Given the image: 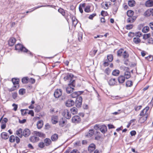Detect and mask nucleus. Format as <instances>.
Returning <instances> with one entry per match:
<instances>
[{"mask_svg": "<svg viewBox=\"0 0 153 153\" xmlns=\"http://www.w3.org/2000/svg\"><path fill=\"white\" fill-rule=\"evenodd\" d=\"M148 44H153V39L152 38H150L148 40Z\"/></svg>", "mask_w": 153, "mask_h": 153, "instance_id": "nucleus-53", "label": "nucleus"}, {"mask_svg": "<svg viewBox=\"0 0 153 153\" xmlns=\"http://www.w3.org/2000/svg\"><path fill=\"white\" fill-rule=\"evenodd\" d=\"M128 4L129 6L132 7L134 6L135 2L134 0H129Z\"/></svg>", "mask_w": 153, "mask_h": 153, "instance_id": "nucleus-27", "label": "nucleus"}, {"mask_svg": "<svg viewBox=\"0 0 153 153\" xmlns=\"http://www.w3.org/2000/svg\"><path fill=\"white\" fill-rule=\"evenodd\" d=\"M142 106L141 105H140L139 106H138L137 107H135V110L136 111H138L140 110Z\"/></svg>", "mask_w": 153, "mask_h": 153, "instance_id": "nucleus-63", "label": "nucleus"}, {"mask_svg": "<svg viewBox=\"0 0 153 153\" xmlns=\"http://www.w3.org/2000/svg\"><path fill=\"white\" fill-rule=\"evenodd\" d=\"M72 121L74 123H78L81 121V119L79 116L76 115L72 117Z\"/></svg>", "mask_w": 153, "mask_h": 153, "instance_id": "nucleus-11", "label": "nucleus"}, {"mask_svg": "<svg viewBox=\"0 0 153 153\" xmlns=\"http://www.w3.org/2000/svg\"><path fill=\"white\" fill-rule=\"evenodd\" d=\"M127 15L128 17H131L133 15L134 12L131 10H128L127 12Z\"/></svg>", "mask_w": 153, "mask_h": 153, "instance_id": "nucleus-37", "label": "nucleus"}, {"mask_svg": "<svg viewBox=\"0 0 153 153\" xmlns=\"http://www.w3.org/2000/svg\"><path fill=\"white\" fill-rule=\"evenodd\" d=\"M51 121L53 124L57 123L58 122V116L56 115H53L51 117Z\"/></svg>", "mask_w": 153, "mask_h": 153, "instance_id": "nucleus-14", "label": "nucleus"}, {"mask_svg": "<svg viewBox=\"0 0 153 153\" xmlns=\"http://www.w3.org/2000/svg\"><path fill=\"white\" fill-rule=\"evenodd\" d=\"M151 36L150 33L145 34L143 36V39H146L149 38Z\"/></svg>", "mask_w": 153, "mask_h": 153, "instance_id": "nucleus-45", "label": "nucleus"}, {"mask_svg": "<svg viewBox=\"0 0 153 153\" xmlns=\"http://www.w3.org/2000/svg\"><path fill=\"white\" fill-rule=\"evenodd\" d=\"M25 93V89L23 88L20 89L19 91V94L21 95H23Z\"/></svg>", "mask_w": 153, "mask_h": 153, "instance_id": "nucleus-36", "label": "nucleus"}, {"mask_svg": "<svg viewBox=\"0 0 153 153\" xmlns=\"http://www.w3.org/2000/svg\"><path fill=\"white\" fill-rule=\"evenodd\" d=\"M28 114H30L31 116H34V112L33 110H30L28 112Z\"/></svg>", "mask_w": 153, "mask_h": 153, "instance_id": "nucleus-60", "label": "nucleus"}, {"mask_svg": "<svg viewBox=\"0 0 153 153\" xmlns=\"http://www.w3.org/2000/svg\"><path fill=\"white\" fill-rule=\"evenodd\" d=\"M16 41V39L14 38H11L9 40L8 44L10 46L14 45Z\"/></svg>", "mask_w": 153, "mask_h": 153, "instance_id": "nucleus-18", "label": "nucleus"}, {"mask_svg": "<svg viewBox=\"0 0 153 153\" xmlns=\"http://www.w3.org/2000/svg\"><path fill=\"white\" fill-rule=\"evenodd\" d=\"M23 134H30V130L28 128H26L23 131Z\"/></svg>", "mask_w": 153, "mask_h": 153, "instance_id": "nucleus-44", "label": "nucleus"}, {"mask_svg": "<svg viewBox=\"0 0 153 153\" xmlns=\"http://www.w3.org/2000/svg\"><path fill=\"white\" fill-rule=\"evenodd\" d=\"M107 58L108 61L110 62H111L113 59V56L111 54L108 55L107 56Z\"/></svg>", "mask_w": 153, "mask_h": 153, "instance_id": "nucleus-35", "label": "nucleus"}, {"mask_svg": "<svg viewBox=\"0 0 153 153\" xmlns=\"http://www.w3.org/2000/svg\"><path fill=\"white\" fill-rule=\"evenodd\" d=\"M126 70L124 73V77L125 78L128 79L131 76L130 73L129 71V70L128 68H125V69Z\"/></svg>", "mask_w": 153, "mask_h": 153, "instance_id": "nucleus-10", "label": "nucleus"}, {"mask_svg": "<svg viewBox=\"0 0 153 153\" xmlns=\"http://www.w3.org/2000/svg\"><path fill=\"white\" fill-rule=\"evenodd\" d=\"M17 87V85H15L12 88H10L9 91L10 92L13 91L16 89Z\"/></svg>", "mask_w": 153, "mask_h": 153, "instance_id": "nucleus-54", "label": "nucleus"}, {"mask_svg": "<svg viewBox=\"0 0 153 153\" xmlns=\"http://www.w3.org/2000/svg\"><path fill=\"white\" fill-rule=\"evenodd\" d=\"M22 132V130L21 128H19L16 131V134H21Z\"/></svg>", "mask_w": 153, "mask_h": 153, "instance_id": "nucleus-50", "label": "nucleus"}, {"mask_svg": "<svg viewBox=\"0 0 153 153\" xmlns=\"http://www.w3.org/2000/svg\"><path fill=\"white\" fill-rule=\"evenodd\" d=\"M132 85L133 82L131 81L128 80L126 82V85L127 87H131Z\"/></svg>", "mask_w": 153, "mask_h": 153, "instance_id": "nucleus-33", "label": "nucleus"}, {"mask_svg": "<svg viewBox=\"0 0 153 153\" xmlns=\"http://www.w3.org/2000/svg\"><path fill=\"white\" fill-rule=\"evenodd\" d=\"M71 113L73 114H75L77 113V109L75 107H73L70 110Z\"/></svg>", "mask_w": 153, "mask_h": 153, "instance_id": "nucleus-28", "label": "nucleus"}, {"mask_svg": "<svg viewBox=\"0 0 153 153\" xmlns=\"http://www.w3.org/2000/svg\"><path fill=\"white\" fill-rule=\"evenodd\" d=\"M16 141V143L18 144L20 142V139L17 136L12 135L9 137V141L11 143H13Z\"/></svg>", "mask_w": 153, "mask_h": 153, "instance_id": "nucleus-5", "label": "nucleus"}, {"mask_svg": "<svg viewBox=\"0 0 153 153\" xmlns=\"http://www.w3.org/2000/svg\"><path fill=\"white\" fill-rule=\"evenodd\" d=\"M124 50L123 49H120L117 52V55L118 56H122L123 53L124 52Z\"/></svg>", "mask_w": 153, "mask_h": 153, "instance_id": "nucleus-30", "label": "nucleus"}, {"mask_svg": "<svg viewBox=\"0 0 153 153\" xmlns=\"http://www.w3.org/2000/svg\"><path fill=\"white\" fill-rule=\"evenodd\" d=\"M149 30V27L148 26H146L143 27L142 29V31L144 33H146L148 32Z\"/></svg>", "mask_w": 153, "mask_h": 153, "instance_id": "nucleus-32", "label": "nucleus"}, {"mask_svg": "<svg viewBox=\"0 0 153 153\" xmlns=\"http://www.w3.org/2000/svg\"><path fill=\"white\" fill-rule=\"evenodd\" d=\"M83 92V91H76L73 93L71 94V97L73 98L77 97L79 95L82 94Z\"/></svg>", "mask_w": 153, "mask_h": 153, "instance_id": "nucleus-15", "label": "nucleus"}, {"mask_svg": "<svg viewBox=\"0 0 153 153\" xmlns=\"http://www.w3.org/2000/svg\"><path fill=\"white\" fill-rule=\"evenodd\" d=\"M85 11L86 12H89L90 11V8L88 7H86L85 9Z\"/></svg>", "mask_w": 153, "mask_h": 153, "instance_id": "nucleus-61", "label": "nucleus"}, {"mask_svg": "<svg viewBox=\"0 0 153 153\" xmlns=\"http://www.w3.org/2000/svg\"><path fill=\"white\" fill-rule=\"evenodd\" d=\"M7 121V119L6 118H4L2 120L1 123H6Z\"/></svg>", "mask_w": 153, "mask_h": 153, "instance_id": "nucleus-59", "label": "nucleus"}, {"mask_svg": "<svg viewBox=\"0 0 153 153\" xmlns=\"http://www.w3.org/2000/svg\"><path fill=\"white\" fill-rule=\"evenodd\" d=\"M147 59L149 61H151L152 60L153 58L151 56H149L146 57Z\"/></svg>", "mask_w": 153, "mask_h": 153, "instance_id": "nucleus-58", "label": "nucleus"}, {"mask_svg": "<svg viewBox=\"0 0 153 153\" xmlns=\"http://www.w3.org/2000/svg\"><path fill=\"white\" fill-rule=\"evenodd\" d=\"M62 94V90L61 89H57L54 92V95L56 98H59Z\"/></svg>", "mask_w": 153, "mask_h": 153, "instance_id": "nucleus-9", "label": "nucleus"}, {"mask_svg": "<svg viewBox=\"0 0 153 153\" xmlns=\"http://www.w3.org/2000/svg\"><path fill=\"white\" fill-rule=\"evenodd\" d=\"M52 142L49 138H46L44 140L43 142H40L39 143L38 146L40 148H43L45 146H48L51 144Z\"/></svg>", "mask_w": 153, "mask_h": 153, "instance_id": "nucleus-3", "label": "nucleus"}, {"mask_svg": "<svg viewBox=\"0 0 153 153\" xmlns=\"http://www.w3.org/2000/svg\"><path fill=\"white\" fill-rule=\"evenodd\" d=\"M43 125V122L42 120L39 121L37 123V128L39 129L41 128Z\"/></svg>", "mask_w": 153, "mask_h": 153, "instance_id": "nucleus-24", "label": "nucleus"}, {"mask_svg": "<svg viewBox=\"0 0 153 153\" xmlns=\"http://www.w3.org/2000/svg\"><path fill=\"white\" fill-rule=\"evenodd\" d=\"M99 130L102 133L104 134L107 131V128L105 125H102L100 126Z\"/></svg>", "mask_w": 153, "mask_h": 153, "instance_id": "nucleus-16", "label": "nucleus"}, {"mask_svg": "<svg viewBox=\"0 0 153 153\" xmlns=\"http://www.w3.org/2000/svg\"><path fill=\"white\" fill-rule=\"evenodd\" d=\"M74 101L71 100H68L66 102L65 104L67 107H71L74 105Z\"/></svg>", "mask_w": 153, "mask_h": 153, "instance_id": "nucleus-13", "label": "nucleus"}, {"mask_svg": "<svg viewBox=\"0 0 153 153\" xmlns=\"http://www.w3.org/2000/svg\"><path fill=\"white\" fill-rule=\"evenodd\" d=\"M149 109V107H146L140 112V116H142L140 119V122L141 123L144 122L146 120L148 116L147 111Z\"/></svg>", "mask_w": 153, "mask_h": 153, "instance_id": "nucleus-2", "label": "nucleus"}, {"mask_svg": "<svg viewBox=\"0 0 153 153\" xmlns=\"http://www.w3.org/2000/svg\"><path fill=\"white\" fill-rule=\"evenodd\" d=\"M125 77L123 76H119L118 79L119 83H122L124 82L125 80Z\"/></svg>", "mask_w": 153, "mask_h": 153, "instance_id": "nucleus-23", "label": "nucleus"}, {"mask_svg": "<svg viewBox=\"0 0 153 153\" xmlns=\"http://www.w3.org/2000/svg\"><path fill=\"white\" fill-rule=\"evenodd\" d=\"M108 60H106L104 62V65L105 66H108L109 64L108 63Z\"/></svg>", "mask_w": 153, "mask_h": 153, "instance_id": "nucleus-57", "label": "nucleus"}, {"mask_svg": "<svg viewBox=\"0 0 153 153\" xmlns=\"http://www.w3.org/2000/svg\"><path fill=\"white\" fill-rule=\"evenodd\" d=\"M122 56L124 58H126L128 57V54L127 52L124 51L123 53Z\"/></svg>", "mask_w": 153, "mask_h": 153, "instance_id": "nucleus-42", "label": "nucleus"}, {"mask_svg": "<svg viewBox=\"0 0 153 153\" xmlns=\"http://www.w3.org/2000/svg\"><path fill=\"white\" fill-rule=\"evenodd\" d=\"M94 129L96 131L95 132L97 134H98L99 133L98 131L100 129V126L99 127L98 125L96 124L94 126Z\"/></svg>", "mask_w": 153, "mask_h": 153, "instance_id": "nucleus-41", "label": "nucleus"}, {"mask_svg": "<svg viewBox=\"0 0 153 153\" xmlns=\"http://www.w3.org/2000/svg\"><path fill=\"white\" fill-rule=\"evenodd\" d=\"M116 83V79L114 78L111 79L108 81V84L110 85H114Z\"/></svg>", "mask_w": 153, "mask_h": 153, "instance_id": "nucleus-22", "label": "nucleus"}, {"mask_svg": "<svg viewBox=\"0 0 153 153\" xmlns=\"http://www.w3.org/2000/svg\"><path fill=\"white\" fill-rule=\"evenodd\" d=\"M0 136L2 139L6 140L9 137L8 134H1Z\"/></svg>", "mask_w": 153, "mask_h": 153, "instance_id": "nucleus-40", "label": "nucleus"}, {"mask_svg": "<svg viewBox=\"0 0 153 153\" xmlns=\"http://www.w3.org/2000/svg\"><path fill=\"white\" fill-rule=\"evenodd\" d=\"M17 97V94L16 92L12 93V97L14 99H15Z\"/></svg>", "mask_w": 153, "mask_h": 153, "instance_id": "nucleus-47", "label": "nucleus"}, {"mask_svg": "<svg viewBox=\"0 0 153 153\" xmlns=\"http://www.w3.org/2000/svg\"><path fill=\"white\" fill-rule=\"evenodd\" d=\"M82 35L81 33H79L78 36V40L79 41H81L82 39Z\"/></svg>", "mask_w": 153, "mask_h": 153, "instance_id": "nucleus-52", "label": "nucleus"}, {"mask_svg": "<svg viewBox=\"0 0 153 153\" xmlns=\"http://www.w3.org/2000/svg\"><path fill=\"white\" fill-rule=\"evenodd\" d=\"M149 25L151 29L153 30V22H150L149 24Z\"/></svg>", "mask_w": 153, "mask_h": 153, "instance_id": "nucleus-64", "label": "nucleus"}, {"mask_svg": "<svg viewBox=\"0 0 153 153\" xmlns=\"http://www.w3.org/2000/svg\"><path fill=\"white\" fill-rule=\"evenodd\" d=\"M135 19L132 16L129 17L127 20V22L128 23H131L134 22Z\"/></svg>", "mask_w": 153, "mask_h": 153, "instance_id": "nucleus-29", "label": "nucleus"}, {"mask_svg": "<svg viewBox=\"0 0 153 153\" xmlns=\"http://www.w3.org/2000/svg\"><path fill=\"white\" fill-rule=\"evenodd\" d=\"M12 81L14 85H17V86H18V88L19 87V79H18L13 78L12 79Z\"/></svg>", "mask_w": 153, "mask_h": 153, "instance_id": "nucleus-20", "label": "nucleus"}, {"mask_svg": "<svg viewBox=\"0 0 153 153\" xmlns=\"http://www.w3.org/2000/svg\"><path fill=\"white\" fill-rule=\"evenodd\" d=\"M95 132L94 129H91L89 131L88 134H95Z\"/></svg>", "mask_w": 153, "mask_h": 153, "instance_id": "nucleus-56", "label": "nucleus"}, {"mask_svg": "<svg viewBox=\"0 0 153 153\" xmlns=\"http://www.w3.org/2000/svg\"><path fill=\"white\" fill-rule=\"evenodd\" d=\"M72 20L73 25L75 27L78 22L77 19L74 16H73L72 18Z\"/></svg>", "mask_w": 153, "mask_h": 153, "instance_id": "nucleus-25", "label": "nucleus"}, {"mask_svg": "<svg viewBox=\"0 0 153 153\" xmlns=\"http://www.w3.org/2000/svg\"><path fill=\"white\" fill-rule=\"evenodd\" d=\"M153 16V9L150 8L147 10L144 13V15L149 16L151 15Z\"/></svg>", "mask_w": 153, "mask_h": 153, "instance_id": "nucleus-12", "label": "nucleus"}, {"mask_svg": "<svg viewBox=\"0 0 153 153\" xmlns=\"http://www.w3.org/2000/svg\"><path fill=\"white\" fill-rule=\"evenodd\" d=\"M133 41L136 44L139 43L140 42V39L138 38L134 37V38Z\"/></svg>", "mask_w": 153, "mask_h": 153, "instance_id": "nucleus-31", "label": "nucleus"}, {"mask_svg": "<svg viewBox=\"0 0 153 153\" xmlns=\"http://www.w3.org/2000/svg\"><path fill=\"white\" fill-rule=\"evenodd\" d=\"M28 111L27 109H21V110L22 114V115H25V114L27 113V111Z\"/></svg>", "mask_w": 153, "mask_h": 153, "instance_id": "nucleus-43", "label": "nucleus"}, {"mask_svg": "<svg viewBox=\"0 0 153 153\" xmlns=\"http://www.w3.org/2000/svg\"><path fill=\"white\" fill-rule=\"evenodd\" d=\"M59 125L61 126H64L66 123V120L63 118L60 119L59 121Z\"/></svg>", "mask_w": 153, "mask_h": 153, "instance_id": "nucleus-17", "label": "nucleus"}, {"mask_svg": "<svg viewBox=\"0 0 153 153\" xmlns=\"http://www.w3.org/2000/svg\"><path fill=\"white\" fill-rule=\"evenodd\" d=\"M62 115L67 119H70L71 117V114H69L68 110L67 109H65Z\"/></svg>", "mask_w": 153, "mask_h": 153, "instance_id": "nucleus-8", "label": "nucleus"}, {"mask_svg": "<svg viewBox=\"0 0 153 153\" xmlns=\"http://www.w3.org/2000/svg\"><path fill=\"white\" fill-rule=\"evenodd\" d=\"M133 25L132 24L128 25L126 26V28L128 30H130L132 28Z\"/></svg>", "mask_w": 153, "mask_h": 153, "instance_id": "nucleus-49", "label": "nucleus"}, {"mask_svg": "<svg viewBox=\"0 0 153 153\" xmlns=\"http://www.w3.org/2000/svg\"><path fill=\"white\" fill-rule=\"evenodd\" d=\"M119 70H115L113 71L112 74L114 76H117L119 74Z\"/></svg>", "mask_w": 153, "mask_h": 153, "instance_id": "nucleus-34", "label": "nucleus"}, {"mask_svg": "<svg viewBox=\"0 0 153 153\" xmlns=\"http://www.w3.org/2000/svg\"><path fill=\"white\" fill-rule=\"evenodd\" d=\"M15 49L18 50L19 51H21L24 52H28V53L30 54V55H32V54L30 51H28V50L24 47L22 45L19 44H17L15 46Z\"/></svg>", "mask_w": 153, "mask_h": 153, "instance_id": "nucleus-4", "label": "nucleus"}, {"mask_svg": "<svg viewBox=\"0 0 153 153\" xmlns=\"http://www.w3.org/2000/svg\"><path fill=\"white\" fill-rule=\"evenodd\" d=\"M95 136H94V139L97 140H99L101 138L100 136L98 135H96V134H94Z\"/></svg>", "mask_w": 153, "mask_h": 153, "instance_id": "nucleus-55", "label": "nucleus"}, {"mask_svg": "<svg viewBox=\"0 0 153 153\" xmlns=\"http://www.w3.org/2000/svg\"><path fill=\"white\" fill-rule=\"evenodd\" d=\"M41 134H36L31 136L29 139L30 141L32 143H35L39 140V137L41 136Z\"/></svg>", "mask_w": 153, "mask_h": 153, "instance_id": "nucleus-7", "label": "nucleus"}, {"mask_svg": "<svg viewBox=\"0 0 153 153\" xmlns=\"http://www.w3.org/2000/svg\"><path fill=\"white\" fill-rule=\"evenodd\" d=\"M28 78L27 77H24L22 79V82L23 83H26L28 82Z\"/></svg>", "mask_w": 153, "mask_h": 153, "instance_id": "nucleus-38", "label": "nucleus"}, {"mask_svg": "<svg viewBox=\"0 0 153 153\" xmlns=\"http://www.w3.org/2000/svg\"><path fill=\"white\" fill-rule=\"evenodd\" d=\"M96 14H93L89 16V18L90 19H93V18L96 16Z\"/></svg>", "mask_w": 153, "mask_h": 153, "instance_id": "nucleus-62", "label": "nucleus"}, {"mask_svg": "<svg viewBox=\"0 0 153 153\" xmlns=\"http://www.w3.org/2000/svg\"><path fill=\"white\" fill-rule=\"evenodd\" d=\"M88 151L93 152L95 149V145L94 144H91L88 147Z\"/></svg>", "mask_w": 153, "mask_h": 153, "instance_id": "nucleus-21", "label": "nucleus"}, {"mask_svg": "<svg viewBox=\"0 0 153 153\" xmlns=\"http://www.w3.org/2000/svg\"><path fill=\"white\" fill-rule=\"evenodd\" d=\"M58 134H53L51 137V139L52 141H55L58 138Z\"/></svg>", "mask_w": 153, "mask_h": 153, "instance_id": "nucleus-26", "label": "nucleus"}, {"mask_svg": "<svg viewBox=\"0 0 153 153\" xmlns=\"http://www.w3.org/2000/svg\"><path fill=\"white\" fill-rule=\"evenodd\" d=\"M82 97L80 96L76 98L75 104L77 107L79 108L81 107L82 105Z\"/></svg>", "mask_w": 153, "mask_h": 153, "instance_id": "nucleus-6", "label": "nucleus"}, {"mask_svg": "<svg viewBox=\"0 0 153 153\" xmlns=\"http://www.w3.org/2000/svg\"><path fill=\"white\" fill-rule=\"evenodd\" d=\"M12 106L13 107V110L14 111H16L17 110L18 108V105H17L16 104L14 103H13L12 105Z\"/></svg>", "mask_w": 153, "mask_h": 153, "instance_id": "nucleus-51", "label": "nucleus"}, {"mask_svg": "<svg viewBox=\"0 0 153 153\" xmlns=\"http://www.w3.org/2000/svg\"><path fill=\"white\" fill-rule=\"evenodd\" d=\"M145 5L147 7L153 6V0H148L145 3Z\"/></svg>", "mask_w": 153, "mask_h": 153, "instance_id": "nucleus-19", "label": "nucleus"}, {"mask_svg": "<svg viewBox=\"0 0 153 153\" xmlns=\"http://www.w3.org/2000/svg\"><path fill=\"white\" fill-rule=\"evenodd\" d=\"M58 12L61 13L62 15L64 16L65 15V10L59 8L58 9Z\"/></svg>", "mask_w": 153, "mask_h": 153, "instance_id": "nucleus-39", "label": "nucleus"}, {"mask_svg": "<svg viewBox=\"0 0 153 153\" xmlns=\"http://www.w3.org/2000/svg\"><path fill=\"white\" fill-rule=\"evenodd\" d=\"M101 14L102 16L103 17L106 16L108 15V13L107 12L102 10L101 12Z\"/></svg>", "mask_w": 153, "mask_h": 153, "instance_id": "nucleus-46", "label": "nucleus"}, {"mask_svg": "<svg viewBox=\"0 0 153 153\" xmlns=\"http://www.w3.org/2000/svg\"><path fill=\"white\" fill-rule=\"evenodd\" d=\"M142 33L140 32H138L135 33L134 35L137 37H140L142 36Z\"/></svg>", "mask_w": 153, "mask_h": 153, "instance_id": "nucleus-48", "label": "nucleus"}, {"mask_svg": "<svg viewBox=\"0 0 153 153\" xmlns=\"http://www.w3.org/2000/svg\"><path fill=\"white\" fill-rule=\"evenodd\" d=\"M73 75L72 74L68 75L64 77V79L65 80H70L69 83L68 84V86L66 88L67 92L68 94H70L73 92L74 90L73 87L75 85V80L73 79L72 77Z\"/></svg>", "mask_w": 153, "mask_h": 153, "instance_id": "nucleus-1", "label": "nucleus"}]
</instances>
